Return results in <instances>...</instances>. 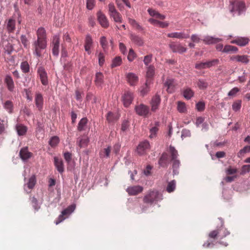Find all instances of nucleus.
<instances>
[{"label":"nucleus","instance_id":"nucleus-40","mask_svg":"<svg viewBox=\"0 0 250 250\" xmlns=\"http://www.w3.org/2000/svg\"><path fill=\"white\" fill-rule=\"evenodd\" d=\"M110 17L113 18V21L116 22L122 23L123 22L122 16L119 12L112 14Z\"/></svg>","mask_w":250,"mask_h":250},{"label":"nucleus","instance_id":"nucleus-24","mask_svg":"<svg viewBox=\"0 0 250 250\" xmlns=\"http://www.w3.org/2000/svg\"><path fill=\"white\" fill-rule=\"evenodd\" d=\"M4 82L6 84L8 89L11 92L13 91L15 86L12 78L9 75H6L4 79Z\"/></svg>","mask_w":250,"mask_h":250},{"label":"nucleus","instance_id":"nucleus-53","mask_svg":"<svg viewBox=\"0 0 250 250\" xmlns=\"http://www.w3.org/2000/svg\"><path fill=\"white\" fill-rule=\"evenodd\" d=\"M108 14L109 16L112 14L117 12L118 11L116 9V8L113 3H110L108 5Z\"/></svg>","mask_w":250,"mask_h":250},{"label":"nucleus","instance_id":"nucleus-47","mask_svg":"<svg viewBox=\"0 0 250 250\" xmlns=\"http://www.w3.org/2000/svg\"><path fill=\"white\" fill-rule=\"evenodd\" d=\"M198 87L201 89H205L208 86V83L206 80L199 79L197 83Z\"/></svg>","mask_w":250,"mask_h":250},{"label":"nucleus","instance_id":"nucleus-5","mask_svg":"<svg viewBox=\"0 0 250 250\" xmlns=\"http://www.w3.org/2000/svg\"><path fill=\"white\" fill-rule=\"evenodd\" d=\"M76 206L75 205H71L68 207L66 208L62 211L61 214L59 215L57 220H56L55 223L56 225L59 224L60 223L64 220L65 218L64 216H67L72 213L75 209Z\"/></svg>","mask_w":250,"mask_h":250},{"label":"nucleus","instance_id":"nucleus-26","mask_svg":"<svg viewBox=\"0 0 250 250\" xmlns=\"http://www.w3.org/2000/svg\"><path fill=\"white\" fill-rule=\"evenodd\" d=\"M159 164L160 166L163 167H167L169 164L168 155L167 153H163L159 160Z\"/></svg>","mask_w":250,"mask_h":250},{"label":"nucleus","instance_id":"nucleus-9","mask_svg":"<svg viewBox=\"0 0 250 250\" xmlns=\"http://www.w3.org/2000/svg\"><path fill=\"white\" fill-rule=\"evenodd\" d=\"M169 46L173 52L183 53L187 51V49L179 43L171 42L169 44Z\"/></svg>","mask_w":250,"mask_h":250},{"label":"nucleus","instance_id":"nucleus-59","mask_svg":"<svg viewBox=\"0 0 250 250\" xmlns=\"http://www.w3.org/2000/svg\"><path fill=\"white\" fill-rule=\"evenodd\" d=\"M250 171V165H244L242 167L240 174L244 175L246 173L249 172Z\"/></svg>","mask_w":250,"mask_h":250},{"label":"nucleus","instance_id":"nucleus-33","mask_svg":"<svg viewBox=\"0 0 250 250\" xmlns=\"http://www.w3.org/2000/svg\"><path fill=\"white\" fill-rule=\"evenodd\" d=\"M130 39L132 42L138 46H142L144 44L143 39L138 36L135 35H131Z\"/></svg>","mask_w":250,"mask_h":250},{"label":"nucleus","instance_id":"nucleus-23","mask_svg":"<svg viewBox=\"0 0 250 250\" xmlns=\"http://www.w3.org/2000/svg\"><path fill=\"white\" fill-rule=\"evenodd\" d=\"M54 165L57 170L62 173L64 171V166L62 160L57 157L54 158Z\"/></svg>","mask_w":250,"mask_h":250},{"label":"nucleus","instance_id":"nucleus-60","mask_svg":"<svg viewBox=\"0 0 250 250\" xmlns=\"http://www.w3.org/2000/svg\"><path fill=\"white\" fill-rule=\"evenodd\" d=\"M196 107L198 111H202L205 109V104L204 102H198L196 104Z\"/></svg>","mask_w":250,"mask_h":250},{"label":"nucleus","instance_id":"nucleus-32","mask_svg":"<svg viewBox=\"0 0 250 250\" xmlns=\"http://www.w3.org/2000/svg\"><path fill=\"white\" fill-rule=\"evenodd\" d=\"M89 142L88 138L86 136H83L82 138H79L77 140V143L80 147H84L87 146Z\"/></svg>","mask_w":250,"mask_h":250},{"label":"nucleus","instance_id":"nucleus-28","mask_svg":"<svg viewBox=\"0 0 250 250\" xmlns=\"http://www.w3.org/2000/svg\"><path fill=\"white\" fill-rule=\"evenodd\" d=\"M20 155L22 160H27L31 156V153L28 151L27 147L21 149L20 152Z\"/></svg>","mask_w":250,"mask_h":250},{"label":"nucleus","instance_id":"nucleus-8","mask_svg":"<svg viewBox=\"0 0 250 250\" xmlns=\"http://www.w3.org/2000/svg\"><path fill=\"white\" fill-rule=\"evenodd\" d=\"M135 109L138 115L145 117L148 115L149 111V107L144 104L136 105L135 107Z\"/></svg>","mask_w":250,"mask_h":250},{"label":"nucleus","instance_id":"nucleus-64","mask_svg":"<svg viewBox=\"0 0 250 250\" xmlns=\"http://www.w3.org/2000/svg\"><path fill=\"white\" fill-rule=\"evenodd\" d=\"M99 64L100 66H102L104 62V54L100 52L98 55Z\"/></svg>","mask_w":250,"mask_h":250},{"label":"nucleus","instance_id":"nucleus-17","mask_svg":"<svg viewBox=\"0 0 250 250\" xmlns=\"http://www.w3.org/2000/svg\"><path fill=\"white\" fill-rule=\"evenodd\" d=\"M52 53L54 56H58L59 53L60 39L58 36L53 37L52 41Z\"/></svg>","mask_w":250,"mask_h":250},{"label":"nucleus","instance_id":"nucleus-27","mask_svg":"<svg viewBox=\"0 0 250 250\" xmlns=\"http://www.w3.org/2000/svg\"><path fill=\"white\" fill-rule=\"evenodd\" d=\"M221 40H222L221 39L217 38H214L213 37H211V36H209L205 37V38L203 40V42L206 44H208L216 43H217V42L221 41Z\"/></svg>","mask_w":250,"mask_h":250},{"label":"nucleus","instance_id":"nucleus-15","mask_svg":"<svg viewBox=\"0 0 250 250\" xmlns=\"http://www.w3.org/2000/svg\"><path fill=\"white\" fill-rule=\"evenodd\" d=\"M160 102V96L156 94L153 97L150 103L151 106V110L152 111L155 112L158 109Z\"/></svg>","mask_w":250,"mask_h":250},{"label":"nucleus","instance_id":"nucleus-44","mask_svg":"<svg viewBox=\"0 0 250 250\" xmlns=\"http://www.w3.org/2000/svg\"><path fill=\"white\" fill-rule=\"evenodd\" d=\"M155 73V67L153 65H149L147 67V72H146V77L147 78V80L148 79L152 78Z\"/></svg>","mask_w":250,"mask_h":250},{"label":"nucleus","instance_id":"nucleus-63","mask_svg":"<svg viewBox=\"0 0 250 250\" xmlns=\"http://www.w3.org/2000/svg\"><path fill=\"white\" fill-rule=\"evenodd\" d=\"M24 91L25 92L26 97L28 100L31 101L32 100V97L31 96L32 90L30 88L28 89H24Z\"/></svg>","mask_w":250,"mask_h":250},{"label":"nucleus","instance_id":"nucleus-62","mask_svg":"<svg viewBox=\"0 0 250 250\" xmlns=\"http://www.w3.org/2000/svg\"><path fill=\"white\" fill-rule=\"evenodd\" d=\"M95 6L94 0H87L86 1V7L89 10L92 9Z\"/></svg>","mask_w":250,"mask_h":250},{"label":"nucleus","instance_id":"nucleus-52","mask_svg":"<svg viewBox=\"0 0 250 250\" xmlns=\"http://www.w3.org/2000/svg\"><path fill=\"white\" fill-rule=\"evenodd\" d=\"M152 60V54H149L147 55H146L144 57V59L143 60V62H144V64L147 66L148 65Z\"/></svg>","mask_w":250,"mask_h":250},{"label":"nucleus","instance_id":"nucleus-4","mask_svg":"<svg viewBox=\"0 0 250 250\" xmlns=\"http://www.w3.org/2000/svg\"><path fill=\"white\" fill-rule=\"evenodd\" d=\"M219 60L218 59H213L206 62H199L195 64V68L199 70L210 68L217 64Z\"/></svg>","mask_w":250,"mask_h":250},{"label":"nucleus","instance_id":"nucleus-10","mask_svg":"<svg viewBox=\"0 0 250 250\" xmlns=\"http://www.w3.org/2000/svg\"><path fill=\"white\" fill-rule=\"evenodd\" d=\"M97 16L101 25L104 28H107L109 26V22L105 15L101 11H99L97 12Z\"/></svg>","mask_w":250,"mask_h":250},{"label":"nucleus","instance_id":"nucleus-36","mask_svg":"<svg viewBox=\"0 0 250 250\" xmlns=\"http://www.w3.org/2000/svg\"><path fill=\"white\" fill-rule=\"evenodd\" d=\"M238 50V49L237 47L230 45H225L223 50V52L225 53H234L236 52Z\"/></svg>","mask_w":250,"mask_h":250},{"label":"nucleus","instance_id":"nucleus-46","mask_svg":"<svg viewBox=\"0 0 250 250\" xmlns=\"http://www.w3.org/2000/svg\"><path fill=\"white\" fill-rule=\"evenodd\" d=\"M122 63V59L120 57H116L112 61L111 66L112 68L120 66Z\"/></svg>","mask_w":250,"mask_h":250},{"label":"nucleus","instance_id":"nucleus-58","mask_svg":"<svg viewBox=\"0 0 250 250\" xmlns=\"http://www.w3.org/2000/svg\"><path fill=\"white\" fill-rule=\"evenodd\" d=\"M129 126V122L127 120H124L121 126V130L122 131L125 132L127 130V129L128 128Z\"/></svg>","mask_w":250,"mask_h":250},{"label":"nucleus","instance_id":"nucleus-12","mask_svg":"<svg viewBox=\"0 0 250 250\" xmlns=\"http://www.w3.org/2000/svg\"><path fill=\"white\" fill-rule=\"evenodd\" d=\"M150 148V145L148 141H145L140 143L138 145L137 151L140 155L144 154Z\"/></svg>","mask_w":250,"mask_h":250},{"label":"nucleus","instance_id":"nucleus-54","mask_svg":"<svg viewBox=\"0 0 250 250\" xmlns=\"http://www.w3.org/2000/svg\"><path fill=\"white\" fill-rule=\"evenodd\" d=\"M21 41L22 43V44L23 45V46L26 47L28 48L29 46V41L28 39H27L25 35H22L21 37Z\"/></svg>","mask_w":250,"mask_h":250},{"label":"nucleus","instance_id":"nucleus-14","mask_svg":"<svg viewBox=\"0 0 250 250\" xmlns=\"http://www.w3.org/2000/svg\"><path fill=\"white\" fill-rule=\"evenodd\" d=\"M245 8V3L242 1H235L232 3V8L230 10L231 12L235 11H238V14H240L241 12L243 11Z\"/></svg>","mask_w":250,"mask_h":250},{"label":"nucleus","instance_id":"nucleus-20","mask_svg":"<svg viewBox=\"0 0 250 250\" xmlns=\"http://www.w3.org/2000/svg\"><path fill=\"white\" fill-rule=\"evenodd\" d=\"M93 45V40L91 37L88 35L86 36L85 39V43H84V49L86 52H87L88 54H90L91 53V48Z\"/></svg>","mask_w":250,"mask_h":250},{"label":"nucleus","instance_id":"nucleus-16","mask_svg":"<svg viewBox=\"0 0 250 250\" xmlns=\"http://www.w3.org/2000/svg\"><path fill=\"white\" fill-rule=\"evenodd\" d=\"M35 103L38 110L41 111L43 108V99L42 95L40 92H36L35 98Z\"/></svg>","mask_w":250,"mask_h":250},{"label":"nucleus","instance_id":"nucleus-51","mask_svg":"<svg viewBox=\"0 0 250 250\" xmlns=\"http://www.w3.org/2000/svg\"><path fill=\"white\" fill-rule=\"evenodd\" d=\"M159 125V123H157L156 124V126L152 127L150 129V135L149 137L150 138H153L156 136V135L157 134V132L158 131V126Z\"/></svg>","mask_w":250,"mask_h":250},{"label":"nucleus","instance_id":"nucleus-29","mask_svg":"<svg viewBox=\"0 0 250 250\" xmlns=\"http://www.w3.org/2000/svg\"><path fill=\"white\" fill-rule=\"evenodd\" d=\"M7 30L9 33H13L16 28V21L13 19H9L6 26Z\"/></svg>","mask_w":250,"mask_h":250},{"label":"nucleus","instance_id":"nucleus-42","mask_svg":"<svg viewBox=\"0 0 250 250\" xmlns=\"http://www.w3.org/2000/svg\"><path fill=\"white\" fill-rule=\"evenodd\" d=\"M177 110L180 113H186L187 111L186 104L183 102H178Z\"/></svg>","mask_w":250,"mask_h":250},{"label":"nucleus","instance_id":"nucleus-3","mask_svg":"<svg viewBox=\"0 0 250 250\" xmlns=\"http://www.w3.org/2000/svg\"><path fill=\"white\" fill-rule=\"evenodd\" d=\"M162 195L159 192L155 189L149 190L144 197L143 202L145 204L152 205L154 203H156L161 200Z\"/></svg>","mask_w":250,"mask_h":250},{"label":"nucleus","instance_id":"nucleus-30","mask_svg":"<svg viewBox=\"0 0 250 250\" xmlns=\"http://www.w3.org/2000/svg\"><path fill=\"white\" fill-rule=\"evenodd\" d=\"M36 183V179L35 175H32L28 180V183L26 185H25V189L27 191L26 188V186L28 188L29 190H31L35 186Z\"/></svg>","mask_w":250,"mask_h":250},{"label":"nucleus","instance_id":"nucleus-61","mask_svg":"<svg viewBox=\"0 0 250 250\" xmlns=\"http://www.w3.org/2000/svg\"><path fill=\"white\" fill-rule=\"evenodd\" d=\"M135 58V53L133 50L131 48L129 49L127 59L130 62H132Z\"/></svg>","mask_w":250,"mask_h":250},{"label":"nucleus","instance_id":"nucleus-37","mask_svg":"<svg viewBox=\"0 0 250 250\" xmlns=\"http://www.w3.org/2000/svg\"><path fill=\"white\" fill-rule=\"evenodd\" d=\"M150 82L147 80L144 85L141 87L140 93L142 96H144L146 95L149 91V84Z\"/></svg>","mask_w":250,"mask_h":250},{"label":"nucleus","instance_id":"nucleus-13","mask_svg":"<svg viewBox=\"0 0 250 250\" xmlns=\"http://www.w3.org/2000/svg\"><path fill=\"white\" fill-rule=\"evenodd\" d=\"M143 188L140 186H134L128 187L126 191L129 195L134 196L142 192Z\"/></svg>","mask_w":250,"mask_h":250},{"label":"nucleus","instance_id":"nucleus-56","mask_svg":"<svg viewBox=\"0 0 250 250\" xmlns=\"http://www.w3.org/2000/svg\"><path fill=\"white\" fill-rule=\"evenodd\" d=\"M100 44L101 46H102L104 50L107 47V41L106 40V38L104 36H103L100 39Z\"/></svg>","mask_w":250,"mask_h":250},{"label":"nucleus","instance_id":"nucleus-57","mask_svg":"<svg viewBox=\"0 0 250 250\" xmlns=\"http://www.w3.org/2000/svg\"><path fill=\"white\" fill-rule=\"evenodd\" d=\"M128 22L134 27H135L138 29H141L140 25L135 20L128 18Z\"/></svg>","mask_w":250,"mask_h":250},{"label":"nucleus","instance_id":"nucleus-50","mask_svg":"<svg viewBox=\"0 0 250 250\" xmlns=\"http://www.w3.org/2000/svg\"><path fill=\"white\" fill-rule=\"evenodd\" d=\"M60 139L58 137L55 136L52 137L49 142V144L52 147H55L56 146L58 143H59Z\"/></svg>","mask_w":250,"mask_h":250},{"label":"nucleus","instance_id":"nucleus-48","mask_svg":"<svg viewBox=\"0 0 250 250\" xmlns=\"http://www.w3.org/2000/svg\"><path fill=\"white\" fill-rule=\"evenodd\" d=\"M4 107L9 113H12L13 108V103L10 101H6L4 104Z\"/></svg>","mask_w":250,"mask_h":250},{"label":"nucleus","instance_id":"nucleus-1","mask_svg":"<svg viewBox=\"0 0 250 250\" xmlns=\"http://www.w3.org/2000/svg\"><path fill=\"white\" fill-rule=\"evenodd\" d=\"M229 234V232L227 229L221 225L217 229L210 231L208 234V240L205 242L203 246L205 248H209L211 245H214V243L217 241V242L225 247L228 245L226 242H224L222 239Z\"/></svg>","mask_w":250,"mask_h":250},{"label":"nucleus","instance_id":"nucleus-39","mask_svg":"<svg viewBox=\"0 0 250 250\" xmlns=\"http://www.w3.org/2000/svg\"><path fill=\"white\" fill-rule=\"evenodd\" d=\"M16 130L18 134L22 136L24 135L27 132V127L22 125H18L16 126Z\"/></svg>","mask_w":250,"mask_h":250},{"label":"nucleus","instance_id":"nucleus-49","mask_svg":"<svg viewBox=\"0 0 250 250\" xmlns=\"http://www.w3.org/2000/svg\"><path fill=\"white\" fill-rule=\"evenodd\" d=\"M169 152L171 154V159L172 160H177L178 155L177 151L175 149V147L172 146L169 147Z\"/></svg>","mask_w":250,"mask_h":250},{"label":"nucleus","instance_id":"nucleus-35","mask_svg":"<svg viewBox=\"0 0 250 250\" xmlns=\"http://www.w3.org/2000/svg\"><path fill=\"white\" fill-rule=\"evenodd\" d=\"M118 115L112 112H108L106 115V120L109 123H113L119 119Z\"/></svg>","mask_w":250,"mask_h":250},{"label":"nucleus","instance_id":"nucleus-43","mask_svg":"<svg viewBox=\"0 0 250 250\" xmlns=\"http://www.w3.org/2000/svg\"><path fill=\"white\" fill-rule=\"evenodd\" d=\"M21 69L24 73H28L30 71V66L27 61L23 62L21 64Z\"/></svg>","mask_w":250,"mask_h":250},{"label":"nucleus","instance_id":"nucleus-18","mask_svg":"<svg viewBox=\"0 0 250 250\" xmlns=\"http://www.w3.org/2000/svg\"><path fill=\"white\" fill-rule=\"evenodd\" d=\"M126 80L131 86L135 85L138 82V76L133 73H128L126 75Z\"/></svg>","mask_w":250,"mask_h":250},{"label":"nucleus","instance_id":"nucleus-2","mask_svg":"<svg viewBox=\"0 0 250 250\" xmlns=\"http://www.w3.org/2000/svg\"><path fill=\"white\" fill-rule=\"evenodd\" d=\"M37 40L32 44L33 53L38 57L41 56V51L46 48L47 46L46 34L43 27L39 28L37 31Z\"/></svg>","mask_w":250,"mask_h":250},{"label":"nucleus","instance_id":"nucleus-25","mask_svg":"<svg viewBox=\"0 0 250 250\" xmlns=\"http://www.w3.org/2000/svg\"><path fill=\"white\" fill-rule=\"evenodd\" d=\"M148 21L150 23L161 28L167 27L169 25L167 21H160L152 18L149 19Z\"/></svg>","mask_w":250,"mask_h":250},{"label":"nucleus","instance_id":"nucleus-22","mask_svg":"<svg viewBox=\"0 0 250 250\" xmlns=\"http://www.w3.org/2000/svg\"><path fill=\"white\" fill-rule=\"evenodd\" d=\"M167 36L171 38H177L179 39H184L188 38L189 36L188 34H185L184 32H174L169 33Z\"/></svg>","mask_w":250,"mask_h":250},{"label":"nucleus","instance_id":"nucleus-6","mask_svg":"<svg viewBox=\"0 0 250 250\" xmlns=\"http://www.w3.org/2000/svg\"><path fill=\"white\" fill-rule=\"evenodd\" d=\"M37 74L42 85H47L48 83V76L44 68L42 66L38 67Z\"/></svg>","mask_w":250,"mask_h":250},{"label":"nucleus","instance_id":"nucleus-45","mask_svg":"<svg viewBox=\"0 0 250 250\" xmlns=\"http://www.w3.org/2000/svg\"><path fill=\"white\" fill-rule=\"evenodd\" d=\"M176 188V181L173 180L171 181L168 183L167 187V191L169 192H173Z\"/></svg>","mask_w":250,"mask_h":250},{"label":"nucleus","instance_id":"nucleus-19","mask_svg":"<svg viewBox=\"0 0 250 250\" xmlns=\"http://www.w3.org/2000/svg\"><path fill=\"white\" fill-rule=\"evenodd\" d=\"M176 83L172 79H167L165 83V86L167 88V90L168 93L174 92L175 88Z\"/></svg>","mask_w":250,"mask_h":250},{"label":"nucleus","instance_id":"nucleus-21","mask_svg":"<svg viewBox=\"0 0 250 250\" xmlns=\"http://www.w3.org/2000/svg\"><path fill=\"white\" fill-rule=\"evenodd\" d=\"M230 42L231 43L236 44L238 45L243 46L247 45L249 42V39L247 38L238 37L232 40Z\"/></svg>","mask_w":250,"mask_h":250},{"label":"nucleus","instance_id":"nucleus-11","mask_svg":"<svg viewBox=\"0 0 250 250\" xmlns=\"http://www.w3.org/2000/svg\"><path fill=\"white\" fill-rule=\"evenodd\" d=\"M230 59L231 61L241 62L245 64H248L250 62L249 57L246 55H233L230 57Z\"/></svg>","mask_w":250,"mask_h":250},{"label":"nucleus","instance_id":"nucleus-7","mask_svg":"<svg viewBox=\"0 0 250 250\" xmlns=\"http://www.w3.org/2000/svg\"><path fill=\"white\" fill-rule=\"evenodd\" d=\"M124 105L125 107L129 106L134 99V95L129 91H125L122 97Z\"/></svg>","mask_w":250,"mask_h":250},{"label":"nucleus","instance_id":"nucleus-38","mask_svg":"<svg viewBox=\"0 0 250 250\" xmlns=\"http://www.w3.org/2000/svg\"><path fill=\"white\" fill-rule=\"evenodd\" d=\"M172 168H173V173L174 175H177L179 173V171L178 170L180 162L178 160H172Z\"/></svg>","mask_w":250,"mask_h":250},{"label":"nucleus","instance_id":"nucleus-41","mask_svg":"<svg viewBox=\"0 0 250 250\" xmlns=\"http://www.w3.org/2000/svg\"><path fill=\"white\" fill-rule=\"evenodd\" d=\"M193 95V91L189 88H187L183 91V96L187 100L190 99Z\"/></svg>","mask_w":250,"mask_h":250},{"label":"nucleus","instance_id":"nucleus-31","mask_svg":"<svg viewBox=\"0 0 250 250\" xmlns=\"http://www.w3.org/2000/svg\"><path fill=\"white\" fill-rule=\"evenodd\" d=\"M95 83L97 86H101L104 82V75L101 72H97L95 75Z\"/></svg>","mask_w":250,"mask_h":250},{"label":"nucleus","instance_id":"nucleus-34","mask_svg":"<svg viewBox=\"0 0 250 250\" xmlns=\"http://www.w3.org/2000/svg\"><path fill=\"white\" fill-rule=\"evenodd\" d=\"M88 120L86 118H82L78 123L77 129L79 131L84 130L87 123Z\"/></svg>","mask_w":250,"mask_h":250},{"label":"nucleus","instance_id":"nucleus-55","mask_svg":"<svg viewBox=\"0 0 250 250\" xmlns=\"http://www.w3.org/2000/svg\"><path fill=\"white\" fill-rule=\"evenodd\" d=\"M250 152V146H246L243 149H241L238 153V156L241 157L245 153Z\"/></svg>","mask_w":250,"mask_h":250}]
</instances>
